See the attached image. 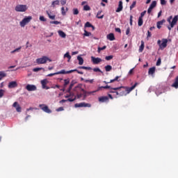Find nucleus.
<instances>
[{"label":"nucleus","mask_w":178,"mask_h":178,"mask_svg":"<svg viewBox=\"0 0 178 178\" xmlns=\"http://www.w3.org/2000/svg\"><path fill=\"white\" fill-rule=\"evenodd\" d=\"M138 85V83H135V84L130 88L121 86V87H118V88H111V90H114V91H118V90H120L122 88H125V90L127 91V94H130V92H131V91H133V90H134L136 88V87H137Z\"/></svg>","instance_id":"f257e3e1"},{"label":"nucleus","mask_w":178,"mask_h":178,"mask_svg":"<svg viewBox=\"0 0 178 178\" xmlns=\"http://www.w3.org/2000/svg\"><path fill=\"white\" fill-rule=\"evenodd\" d=\"M52 62V60L49 59V58H48L46 56H42V58H39L36 59V63L38 65H44L45 63H47V62Z\"/></svg>","instance_id":"f03ea898"},{"label":"nucleus","mask_w":178,"mask_h":178,"mask_svg":"<svg viewBox=\"0 0 178 178\" xmlns=\"http://www.w3.org/2000/svg\"><path fill=\"white\" fill-rule=\"evenodd\" d=\"M29 9V6L27 5L24 4H17L15 8V12H26Z\"/></svg>","instance_id":"7ed1b4c3"},{"label":"nucleus","mask_w":178,"mask_h":178,"mask_svg":"<svg viewBox=\"0 0 178 178\" xmlns=\"http://www.w3.org/2000/svg\"><path fill=\"white\" fill-rule=\"evenodd\" d=\"M177 20H178V16L175 15L174 17L172 16H170L168 19L167 22L170 24L171 27H175V26H176L177 23Z\"/></svg>","instance_id":"20e7f679"},{"label":"nucleus","mask_w":178,"mask_h":178,"mask_svg":"<svg viewBox=\"0 0 178 178\" xmlns=\"http://www.w3.org/2000/svg\"><path fill=\"white\" fill-rule=\"evenodd\" d=\"M33 19L32 16H28V17H25L20 22H19V25L21 26V27H24L26 26V24L30 23V22H31Z\"/></svg>","instance_id":"39448f33"},{"label":"nucleus","mask_w":178,"mask_h":178,"mask_svg":"<svg viewBox=\"0 0 178 178\" xmlns=\"http://www.w3.org/2000/svg\"><path fill=\"white\" fill-rule=\"evenodd\" d=\"M162 42V43H161ZM158 45H159L160 49H165L166 47H168V39H162V41L161 40H159L157 41Z\"/></svg>","instance_id":"423d86ee"},{"label":"nucleus","mask_w":178,"mask_h":178,"mask_svg":"<svg viewBox=\"0 0 178 178\" xmlns=\"http://www.w3.org/2000/svg\"><path fill=\"white\" fill-rule=\"evenodd\" d=\"M74 106L75 108H91V105L86 102L76 103Z\"/></svg>","instance_id":"0eeeda50"},{"label":"nucleus","mask_w":178,"mask_h":178,"mask_svg":"<svg viewBox=\"0 0 178 178\" xmlns=\"http://www.w3.org/2000/svg\"><path fill=\"white\" fill-rule=\"evenodd\" d=\"M39 108H40L43 112H45V113H52V111L45 104H40Z\"/></svg>","instance_id":"6e6552de"},{"label":"nucleus","mask_w":178,"mask_h":178,"mask_svg":"<svg viewBox=\"0 0 178 178\" xmlns=\"http://www.w3.org/2000/svg\"><path fill=\"white\" fill-rule=\"evenodd\" d=\"M27 91H37V86L35 85L28 84L26 86Z\"/></svg>","instance_id":"1a4fd4ad"},{"label":"nucleus","mask_w":178,"mask_h":178,"mask_svg":"<svg viewBox=\"0 0 178 178\" xmlns=\"http://www.w3.org/2000/svg\"><path fill=\"white\" fill-rule=\"evenodd\" d=\"M82 91L83 92V99L87 98V97H89V95H92V94H94V92H97V91H95V90L91 91V92H87V91L84 90V89H82Z\"/></svg>","instance_id":"9d476101"},{"label":"nucleus","mask_w":178,"mask_h":178,"mask_svg":"<svg viewBox=\"0 0 178 178\" xmlns=\"http://www.w3.org/2000/svg\"><path fill=\"white\" fill-rule=\"evenodd\" d=\"M156 6V1H153L150 4L149 8L147 9V13H151L152 12V9Z\"/></svg>","instance_id":"9b49d317"},{"label":"nucleus","mask_w":178,"mask_h":178,"mask_svg":"<svg viewBox=\"0 0 178 178\" xmlns=\"http://www.w3.org/2000/svg\"><path fill=\"white\" fill-rule=\"evenodd\" d=\"M92 62L94 65H98V63H100V62H102V59L99 58H95L94 56H91Z\"/></svg>","instance_id":"f8f14e48"},{"label":"nucleus","mask_w":178,"mask_h":178,"mask_svg":"<svg viewBox=\"0 0 178 178\" xmlns=\"http://www.w3.org/2000/svg\"><path fill=\"white\" fill-rule=\"evenodd\" d=\"M13 108H16L17 112H22V107L19 105L17 102H15L13 104Z\"/></svg>","instance_id":"ddd939ff"},{"label":"nucleus","mask_w":178,"mask_h":178,"mask_svg":"<svg viewBox=\"0 0 178 178\" xmlns=\"http://www.w3.org/2000/svg\"><path fill=\"white\" fill-rule=\"evenodd\" d=\"M75 70H69V71H66L65 70H62L59 72H57V74H69L70 73H73V72H74Z\"/></svg>","instance_id":"4468645a"},{"label":"nucleus","mask_w":178,"mask_h":178,"mask_svg":"<svg viewBox=\"0 0 178 178\" xmlns=\"http://www.w3.org/2000/svg\"><path fill=\"white\" fill-rule=\"evenodd\" d=\"M42 84V88L43 90H49V87L47 86V79H43L40 81Z\"/></svg>","instance_id":"2eb2a0df"},{"label":"nucleus","mask_w":178,"mask_h":178,"mask_svg":"<svg viewBox=\"0 0 178 178\" xmlns=\"http://www.w3.org/2000/svg\"><path fill=\"white\" fill-rule=\"evenodd\" d=\"M122 10H123V2L122 1H120L118 7L115 10V12H117V13H119V12H122Z\"/></svg>","instance_id":"dca6fc26"},{"label":"nucleus","mask_w":178,"mask_h":178,"mask_svg":"<svg viewBox=\"0 0 178 178\" xmlns=\"http://www.w3.org/2000/svg\"><path fill=\"white\" fill-rule=\"evenodd\" d=\"M17 87V82L15 81H11L8 83V88H16Z\"/></svg>","instance_id":"f3484780"},{"label":"nucleus","mask_w":178,"mask_h":178,"mask_svg":"<svg viewBox=\"0 0 178 178\" xmlns=\"http://www.w3.org/2000/svg\"><path fill=\"white\" fill-rule=\"evenodd\" d=\"M108 101H109V97H108V96H103V97H99V102H108Z\"/></svg>","instance_id":"a211bd4d"},{"label":"nucleus","mask_w":178,"mask_h":178,"mask_svg":"<svg viewBox=\"0 0 178 178\" xmlns=\"http://www.w3.org/2000/svg\"><path fill=\"white\" fill-rule=\"evenodd\" d=\"M111 92H113L114 94H116V95H119L120 97H123V95H127V94L125 93L124 91L118 92V91H111Z\"/></svg>","instance_id":"6ab92c4d"},{"label":"nucleus","mask_w":178,"mask_h":178,"mask_svg":"<svg viewBox=\"0 0 178 178\" xmlns=\"http://www.w3.org/2000/svg\"><path fill=\"white\" fill-rule=\"evenodd\" d=\"M107 40H109V41H115V35L113 33L107 35Z\"/></svg>","instance_id":"aec40b11"},{"label":"nucleus","mask_w":178,"mask_h":178,"mask_svg":"<svg viewBox=\"0 0 178 178\" xmlns=\"http://www.w3.org/2000/svg\"><path fill=\"white\" fill-rule=\"evenodd\" d=\"M165 19H162L161 21H159L157 22L156 23V26H157V29H161L162 26L164 23H165Z\"/></svg>","instance_id":"412c9836"},{"label":"nucleus","mask_w":178,"mask_h":178,"mask_svg":"<svg viewBox=\"0 0 178 178\" xmlns=\"http://www.w3.org/2000/svg\"><path fill=\"white\" fill-rule=\"evenodd\" d=\"M58 35H60L61 38H66V33H65V32L63 31H58Z\"/></svg>","instance_id":"4be33fe9"},{"label":"nucleus","mask_w":178,"mask_h":178,"mask_svg":"<svg viewBox=\"0 0 178 178\" xmlns=\"http://www.w3.org/2000/svg\"><path fill=\"white\" fill-rule=\"evenodd\" d=\"M77 59L79 60V65H83V63H84V59H83L81 56H78Z\"/></svg>","instance_id":"5701e85b"},{"label":"nucleus","mask_w":178,"mask_h":178,"mask_svg":"<svg viewBox=\"0 0 178 178\" xmlns=\"http://www.w3.org/2000/svg\"><path fill=\"white\" fill-rule=\"evenodd\" d=\"M102 13V10L98 11V12H97V15H96V17H97V19H104V15L99 16V15H101Z\"/></svg>","instance_id":"b1692460"},{"label":"nucleus","mask_w":178,"mask_h":178,"mask_svg":"<svg viewBox=\"0 0 178 178\" xmlns=\"http://www.w3.org/2000/svg\"><path fill=\"white\" fill-rule=\"evenodd\" d=\"M148 73H149V74H151V75L154 74V73H155V67H152L149 68Z\"/></svg>","instance_id":"393cba45"},{"label":"nucleus","mask_w":178,"mask_h":178,"mask_svg":"<svg viewBox=\"0 0 178 178\" xmlns=\"http://www.w3.org/2000/svg\"><path fill=\"white\" fill-rule=\"evenodd\" d=\"M85 27H92V30H95V27H94V26H92V24H91V23L87 22L85 24Z\"/></svg>","instance_id":"a878e982"},{"label":"nucleus","mask_w":178,"mask_h":178,"mask_svg":"<svg viewBox=\"0 0 178 178\" xmlns=\"http://www.w3.org/2000/svg\"><path fill=\"white\" fill-rule=\"evenodd\" d=\"M143 23H144V21L143 20V18L139 17L138 21V26H139V27H141V26H143Z\"/></svg>","instance_id":"bb28decb"},{"label":"nucleus","mask_w":178,"mask_h":178,"mask_svg":"<svg viewBox=\"0 0 178 178\" xmlns=\"http://www.w3.org/2000/svg\"><path fill=\"white\" fill-rule=\"evenodd\" d=\"M144 51V41H141V44L139 47V52H143Z\"/></svg>","instance_id":"cd10ccee"},{"label":"nucleus","mask_w":178,"mask_h":178,"mask_svg":"<svg viewBox=\"0 0 178 178\" xmlns=\"http://www.w3.org/2000/svg\"><path fill=\"white\" fill-rule=\"evenodd\" d=\"M104 68H105L106 72H111L112 70V67H111V65H106L104 67Z\"/></svg>","instance_id":"c85d7f7f"},{"label":"nucleus","mask_w":178,"mask_h":178,"mask_svg":"<svg viewBox=\"0 0 178 178\" xmlns=\"http://www.w3.org/2000/svg\"><path fill=\"white\" fill-rule=\"evenodd\" d=\"M59 0H56V1H52V3H51V6L53 7V8H55V6L56 5H59Z\"/></svg>","instance_id":"c756f323"},{"label":"nucleus","mask_w":178,"mask_h":178,"mask_svg":"<svg viewBox=\"0 0 178 178\" xmlns=\"http://www.w3.org/2000/svg\"><path fill=\"white\" fill-rule=\"evenodd\" d=\"M20 49H22V47H19L11 51L10 54H15L16 52H20Z\"/></svg>","instance_id":"7c9ffc66"},{"label":"nucleus","mask_w":178,"mask_h":178,"mask_svg":"<svg viewBox=\"0 0 178 178\" xmlns=\"http://www.w3.org/2000/svg\"><path fill=\"white\" fill-rule=\"evenodd\" d=\"M69 83H70V79H64V88H66V86H67V84H69Z\"/></svg>","instance_id":"2f4dec72"},{"label":"nucleus","mask_w":178,"mask_h":178,"mask_svg":"<svg viewBox=\"0 0 178 178\" xmlns=\"http://www.w3.org/2000/svg\"><path fill=\"white\" fill-rule=\"evenodd\" d=\"M40 70H44V68H42V67H35V68H33V72H40Z\"/></svg>","instance_id":"473e14b6"},{"label":"nucleus","mask_w":178,"mask_h":178,"mask_svg":"<svg viewBox=\"0 0 178 178\" xmlns=\"http://www.w3.org/2000/svg\"><path fill=\"white\" fill-rule=\"evenodd\" d=\"M83 35H85V37H90V35H91V32H88L86 30H85Z\"/></svg>","instance_id":"72a5a7b5"},{"label":"nucleus","mask_w":178,"mask_h":178,"mask_svg":"<svg viewBox=\"0 0 178 178\" xmlns=\"http://www.w3.org/2000/svg\"><path fill=\"white\" fill-rule=\"evenodd\" d=\"M64 58H68V62L70 59H72V56H70V54H69V52H67L65 55H64Z\"/></svg>","instance_id":"f704fd0d"},{"label":"nucleus","mask_w":178,"mask_h":178,"mask_svg":"<svg viewBox=\"0 0 178 178\" xmlns=\"http://www.w3.org/2000/svg\"><path fill=\"white\" fill-rule=\"evenodd\" d=\"M61 15H63V16L66 15V10H65V7L61 8Z\"/></svg>","instance_id":"c9c22d12"},{"label":"nucleus","mask_w":178,"mask_h":178,"mask_svg":"<svg viewBox=\"0 0 178 178\" xmlns=\"http://www.w3.org/2000/svg\"><path fill=\"white\" fill-rule=\"evenodd\" d=\"M83 10H91V8L88 5H86L83 6Z\"/></svg>","instance_id":"e433bc0d"},{"label":"nucleus","mask_w":178,"mask_h":178,"mask_svg":"<svg viewBox=\"0 0 178 178\" xmlns=\"http://www.w3.org/2000/svg\"><path fill=\"white\" fill-rule=\"evenodd\" d=\"M105 59H106V60H111L113 59V56H112V55H111V56H106L105 57Z\"/></svg>","instance_id":"4c0bfd02"},{"label":"nucleus","mask_w":178,"mask_h":178,"mask_svg":"<svg viewBox=\"0 0 178 178\" xmlns=\"http://www.w3.org/2000/svg\"><path fill=\"white\" fill-rule=\"evenodd\" d=\"M120 78V76H117L114 79H111L109 83H113L114 81H118V80Z\"/></svg>","instance_id":"58836bf2"},{"label":"nucleus","mask_w":178,"mask_h":178,"mask_svg":"<svg viewBox=\"0 0 178 178\" xmlns=\"http://www.w3.org/2000/svg\"><path fill=\"white\" fill-rule=\"evenodd\" d=\"M84 82H85V83H90V84H92V83H94V79H90V80H88V79H85V80H84Z\"/></svg>","instance_id":"ea45409f"},{"label":"nucleus","mask_w":178,"mask_h":178,"mask_svg":"<svg viewBox=\"0 0 178 178\" xmlns=\"http://www.w3.org/2000/svg\"><path fill=\"white\" fill-rule=\"evenodd\" d=\"M76 98H77V97H76V96H74V98H73V99H72V98H68V99H67V101L69 102H73L76 101Z\"/></svg>","instance_id":"a19ab883"},{"label":"nucleus","mask_w":178,"mask_h":178,"mask_svg":"<svg viewBox=\"0 0 178 178\" xmlns=\"http://www.w3.org/2000/svg\"><path fill=\"white\" fill-rule=\"evenodd\" d=\"M72 12L73 15H79V9L77 8H73Z\"/></svg>","instance_id":"79ce46f5"},{"label":"nucleus","mask_w":178,"mask_h":178,"mask_svg":"<svg viewBox=\"0 0 178 178\" xmlns=\"http://www.w3.org/2000/svg\"><path fill=\"white\" fill-rule=\"evenodd\" d=\"M93 72H100V73H102V71L101 70V69H99V67H95V68H93Z\"/></svg>","instance_id":"37998d69"},{"label":"nucleus","mask_w":178,"mask_h":178,"mask_svg":"<svg viewBox=\"0 0 178 178\" xmlns=\"http://www.w3.org/2000/svg\"><path fill=\"white\" fill-rule=\"evenodd\" d=\"M2 77H6V73L4 72H0V78L2 79Z\"/></svg>","instance_id":"c03bdc74"},{"label":"nucleus","mask_w":178,"mask_h":178,"mask_svg":"<svg viewBox=\"0 0 178 178\" xmlns=\"http://www.w3.org/2000/svg\"><path fill=\"white\" fill-rule=\"evenodd\" d=\"M136 1H133L132 4L130 6V10H131L136 6Z\"/></svg>","instance_id":"a18cd8bd"},{"label":"nucleus","mask_w":178,"mask_h":178,"mask_svg":"<svg viewBox=\"0 0 178 178\" xmlns=\"http://www.w3.org/2000/svg\"><path fill=\"white\" fill-rule=\"evenodd\" d=\"M50 24H60V22H59V21H51Z\"/></svg>","instance_id":"49530a36"},{"label":"nucleus","mask_w":178,"mask_h":178,"mask_svg":"<svg viewBox=\"0 0 178 178\" xmlns=\"http://www.w3.org/2000/svg\"><path fill=\"white\" fill-rule=\"evenodd\" d=\"M69 95L65 96V98H70V97H74V94L72 92H69Z\"/></svg>","instance_id":"de8ad7c7"},{"label":"nucleus","mask_w":178,"mask_h":178,"mask_svg":"<svg viewBox=\"0 0 178 178\" xmlns=\"http://www.w3.org/2000/svg\"><path fill=\"white\" fill-rule=\"evenodd\" d=\"M5 94V90L0 89V98H2Z\"/></svg>","instance_id":"09e8293b"},{"label":"nucleus","mask_w":178,"mask_h":178,"mask_svg":"<svg viewBox=\"0 0 178 178\" xmlns=\"http://www.w3.org/2000/svg\"><path fill=\"white\" fill-rule=\"evenodd\" d=\"M39 20H40V22H47V19H45L44 16H40Z\"/></svg>","instance_id":"8fccbe9b"},{"label":"nucleus","mask_w":178,"mask_h":178,"mask_svg":"<svg viewBox=\"0 0 178 178\" xmlns=\"http://www.w3.org/2000/svg\"><path fill=\"white\" fill-rule=\"evenodd\" d=\"M104 49H106V46H104L102 47H98V52H101V51H104Z\"/></svg>","instance_id":"3c124183"},{"label":"nucleus","mask_w":178,"mask_h":178,"mask_svg":"<svg viewBox=\"0 0 178 178\" xmlns=\"http://www.w3.org/2000/svg\"><path fill=\"white\" fill-rule=\"evenodd\" d=\"M129 24L130 26H133V15L130 16Z\"/></svg>","instance_id":"603ef678"},{"label":"nucleus","mask_w":178,"mask_h":178,"mask_svg":"<svg viewBox=\"0 0 178 178\" xmlns=\"http://www.w3.org/2000/svg\"><path fill=\"white\" fill-rule=\"evenodd\" d=\"M161 58H159L158 60H157V62H156V66H161Z\"/></svg>","instance_id":"864d4df0"},{"label":"nucleus","mask_w":178,"mask_h":178,"mask_svg":"<svg viewBox=\"0 0 178 178\" xmlns=\"http://www.w3.org/2000/svg\"><path fill=\"white\" fill-rule=\"evenodd\" d=\"M56 74H58L57 72L49 74H47V77H52V76H56Z\"/></svg>","instance_id":"5fc2aeb1"},{"label":"nucleus","mask_w":178,"mask_h":178,"mask_svg":"<svg viewBox=\"0 0 178 178\" xmlns=\"http://www.w3.org/2000/svg\"><path fill=\"white\" fill-rule=\"evenodd\" d=\"M145 13H147V11H143L140 13V16L139 17H141L143 19V17H144V16H145Z\"/></svg>","instance_id":"6e6d98bb"},{"label":"nucleus","mask_w":178,"mask_h":178,"mask_svg":"<svg viewBox=\"0 0 178 178\" xmlns=\"http://www.w3.org/2000/svg\"><path fill=\"white\" fill-rule=\"evenodd\" d=\"M65 109L63 107H59L58 108L56 109V112H62V111H64Z\"/></svg>","instance_id":"4d7b16f0"},{"label":"nucleus","mask_w":178,"mask_h":178,"mask_svg":"<svg viewBox=\"0 0 178 178\" xmlns=\"http://www.w3.org/2000/svg\"><path fill=\"white\" fill-rule=\"evenodd\" d=\"M72 88H73V86L70 85L69 88L67 90V92H72Z\"/></svg>","instance_id":"13d9d810"},{"label":"nucleus","mask_w":178,"mask_h":178,"mask_svg":"<svg viewBox=\"0 0 178 178\" xmlns=\"http://www.w3.org/2000/svg\"><path fill=\"white\" fill-rule=\"evenodd\" d=\"M76 83H77L76 81H72L71 83H70V86L73 87L74 86V84H76Z\"/></svg>","instance_id":"bf43d9fd"},{"label":"nucleus","mask_w":178,"mask_h":178,"mask_svg":"<svg viewBox=\"0 0 178 178\" xmlns=\"http://www.w3.org/2000/svg\"><path fill=\"white\" fill-rule=\"evenodd\" d=\"M66 2H67V1L66 0H60V3H61V5H66Z\"/></svg>","instance_id":"052dcab7"},{"label":"nucleus","mask_w":178,"mask_h":178,"mask_svg":"<svg viewBox=\"0 0 178 178\" xmlns=\"http://www.w3.org/2000/svg\"><path fill=\"white\" fill-rule=\"evenodd\" d=\"M161 5H166V0H160Z\"/></svg>","instance_id":"680f3d73"},{"label":"nucleus","mask_w":178,"mask_h":178,"mask_svg":"<svg viewBox=\"0 0 178 178\" xmlns=\"http://www.w3.org/2000/svg\"><path fill=\"white\" fill-rule=\"evenodd\" d=\"M126 34L127 35H129V34H130V27H128L127 31H126Z\"/></svg>","instance_id":"e2e57ef3"},{"label":"nucleus","mask_w":178,"mask_h":178,"mask_svg":"<svg viewBox=\"0 0 178 178\" xmlns=\"http://www.w3.org/2000/svg\"><path fill=\"white\" fill-rule=\"evenodd\" d=\"M76 70L74 72H76L79 74H84V73L83 72H81V71H79L77 70Z\"/></svg>","instance_id":"0e129e2a"},{"label":"nucleus","mask_w":178,"mask_h":178,"mask_svg":"<svg viewBox=\"0 0 178 178\" xmlns=\"http://www.w3.org/2000/svg\"><path fill=\"white\" fill-rule=\"evenodd\" d=\"M104 87H105V86H100V87H99V88H97V90H95V91H96V92H98V91H99L100 90H102V88H104Z\"/></svg>","instance_id":"69168bd1"},{"label":"nucleus","mask_w":178,"mask_h":178,"mask_svg":"<svg viewBox=\"0 0 178 178\" xmlns=\"http://www.w3.org/2000/svg\"><path fill=\"white\" fill-rule=\"evenodd\" d=\"M115 31L117 33H122V31L120 30V28H115Z\"/></svg>","instance_id":"338daca9"},{"label":"nucleus","mask_w":178,"mask_h":178,"mask_svg":"<svg viewBox=\"0 0 178 178\" xmlns=\"http://www.w3.org/2000/svg\"><path fill=\"white\" fill-rule=\"evenodd\" d=\"M151 33L149 32V31H147V38H149V37H151Z\"/></svg>","instance_id":"774afa93"}]
</instances>
